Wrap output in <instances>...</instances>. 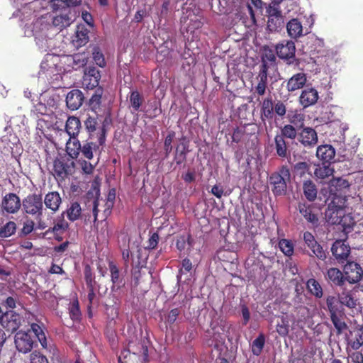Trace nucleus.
<instances>
[{
	"label": "nucleus",
	"mask_w": 363,
	"mask_h": 363,
	"mask_svg": "<svg viewBox=\"0 0 363 363\" xmlns=\"http://www.w3.org/2000/svg\"><path fill=\"white\" fill-rule=\"evenodd\" d=\"M23 213L35 218L43 216L45 208L43 206V197L40 194H30L22 201Z\"/></svg>",
	"instance_id": "nucleus-2"
},
{
	"label": "nucleus",
	"mask_w": 363,
	"mask_h": 363,
	"mask_svg": "<svg viewBox=\"0 0 363 363\" xmlns=\"http://www.w3.org/2000/svg\"><path fill=\"white\" fill-rule=\"evenodd\" d=\"M303 239L306 245L310 250V252H308L310 257H316L322 261H324L327 258L326 251L324 250L323 246L315 240L311 233L308 231L304 232Z\"/></svg>",
	"instance_id": "nucleus-5"
},
{
	"label": "nucleus",
	"mask_w": 363,
	"mask_h": 363,
	"mask_svg": "<svg viewBox=\"0 0 363 363\" xmlns=\"http://www.w3.org/2000/svg\"><path fill=\"white\" fill-rule=\"evenodd\" d=\"M81 128V121L79 118L76 116L68 117L66 121L65 130L69 136V139L72 140V141L78 140L77 136L79 133Z\"/></svg>",
	"instance_id": "nucleus-21"
},
{
	"label": "nucleus",
	"mask_w": 363,
	"mask_h": 363,
	"mask_svg": "<svg viewBox=\"0 0 363 363\" xmlns=\"http://www.w3.org/2000/svg\"><path fill=\"white\" fill-rule=\"evenodd\" d=\"M108 269L111 274V281L113 283V286L111 287L112 291L120 289L124 284L123 283V277L121 275L120 271L117 265L114 263V262L109 260L108 261Z\"/></svg>",
	"instance_id": "nucleus-26"
},
{
	"label": "nucleus",
	"mask_w": 363,
	"mask_h": 363,
	"mask_svg": "<svg viewBox=\"0 0 363 363\" xmlns=\"http://www.w3.org/2000/svg\"><path fill=\"white\" fill-rule=\"evenodd\" d=\"M265 338L262 334H260L255 339L252 344V352L253 354L258 356L261 354L264 346Z\"/></svg>",
	"instance_id": "nucleus-48"
},
{
	"label": "nucleus",
	"mask_w": 363,
	"mask_h": 363,
	"mask_svg": "<svg viewBox=\"0 0 363 363\" xmlns=\"http://www.w3.org/2000/svg\"><path fill=\"white\" fill-rule=\"evenodd\" d=\"M277 332L282 337H285L288 335L289 321L285 317H281V322L277 323Z\"/></svg>",
	"instance_id": "nucleus-55"
},
{
	"label": "nucleus",
	"mask_w": 363,
	"mask_h": 363,
	"mask_svg": "<svg viewBox=\"0 0 363 363\" xmlns=\"http://www.w3.org/2000/svg\"><path fill=\"white\" fill-rule=\"evenodd\" d=\"M298 141L306 148L314 147L318 143L317 132L311 127H302L298 134Z\"/></svg>",
	"instance_id": "nucleus-12"
},
{
	"label": "nucleus",
	"mask_w": 363,
	"mask_h": 363,
	"mask_svg": "<svg viewBox=\"0 0 363 363\" xmlns=\"http://www.w3.org/2000/svg\"><path fill=\"white\" fill-rule=\"evenodd\" d=\"M0 147H9L11 149H13L12 147H22L20 143L19 139L13 135H10L8 136H4L0 141Z\"/></svg>",
	"instance_id": "nucleus-45"
},
{
	"label": "nucleus",
	"mask_w": 363,
	"mask_h": 363,
	"mask_svg": "<svg viewBox=\"0 0 363 363\" xmlns=\"http://www.w3.org/2000/svg\"><path fill=\"white\" fill-rule=\"evenodd\" d=\"M106 119H108V122L106 123V128L111 123V119L109 116H107L104 118L101 124L99 125L97 121V118L91 116H89L84 121V124L86 132L88 133L89 137L90 139H97V133L100 128H101L104 124V122ZM108 130V129L106 128Z\"/></svg>",
	"instance_id": "nucleus-14"
},
{
	"label": "nucleus",
	"mask_w": 363,
	"mask_h": 363,
	"mask_svg": "<svg viewBox=\"0 0 363 363\" xmlns=\"http://www.w3.org/2000/svg\"><path fill=\"white\" fill-rule=\"evenodd\" d=\"M144 101L143 96L137 91H132L129 96V102L134 111H138Z\"/></svg>",
	"instance_id": "nucleus-43"
},
{
	"label": "nucleus",
	"mask_w": 363,
	"mask_h": 363,
	"mask_svg": "<svg viewBox=\"0 0 363 363\" xmlns=\"http://www.w3.org/2000/svg\"><path fill=\"white\" fill-rule=\"evenodd\" d=\"M291 174L287 166H282L279 172L272 174L269 183L272 185V192L275 196L285 195L286 193V182L290 181Z\"/></svg>",
	"instance_id": "nucleus-3"
},
{
	"label": "nucleus",
	"mask_w": 363,
	"mask_h": 363,
	"mask_svg": "<svg viewBox=\"0 0 363 363\" xmlns=\"http://www.w3.org/2000/svg\"><path fill=\"white\" fill-rule=\"evenodd\" d=\"M35 223L32 220H27L23 223V226L21 230L20 236H26L30 234L34 230Z\"/></svg>",
	"instance_id": "nucleus-59"
},
{
	"label": "nucleus",
	"mask_w": 363,
	"mask_h": 363,
	"mask_svg": "<svg viewBox=\"0 0 363 363\" xmlns=\"http://www.w3.org/2000/svg\"><path fill=\"white\" fill-rule=\"evenodd\" d=\"M69 223L65 220L63 214L57 217L54 222L53 227L49 228L46 234L52 233L53 235H63L69 229Z\"/></svg>",
	"instance_id": "nucleus-29"
},
{
	"label": "nucleus",
	"mask_w": 363,
	"mask_h": 363,
	"mask_svg": "<svg viewBox=\"0 0 363 363\" xmlns=\"http://www.w3.org/2000/svg\"><path fill=\"white\" fill-rule=\"evenodd\" d=\"M347 351L357 350L363 346V327H355L346 335Z\"/></svg>",
	"instance_id": "nucleus-11"
},
{
	"label": "nucleus",
	"mask_w": 363,
	"mask_h": 363,
	"mask_svg": "<svg viewBox=\"0 0 363 363\" xmlns=\"http://www.w3.org/2000/svg\"><path fill=\"white\" fill-rule=\"evenodd\" d=\"M331 252L339 263H344L350 254V247L345 241L336 240L332 245Z\"/></svg>",
	"instance_id": "nucleus-16"
},
{
	"label": "nucleus",
	"mask_w": 363,
	"mask_h": 363,
	"mask_svg": "<svg viewBox=\"0 0 363 363\" xmlns=\"http://www.w3.org/2000/svg\"><path fill=\"white\" fill-rule=\"evenodd\" d=\"M108 119H106L101 128L97 133V139H90L88 138L81 144L79 140L69 139L66 143V151L68 155L72 159H77L80 154L87 160H91L94 157V152L101 153L102 148L106 144L107 130L106 123Z\"/></svg>",
	"instance_id": "nucleus-1"
},
{
	"label": "nucleus",
	"mask_w": 363,
	"mask_h": 363,
	"mask_svg": "<svg viewBox=\"0 0 363 363\" xmlns=\"http://www.w3.org/2000/svg\"><path fill=\"white\" fill-rule=\"evenodd\" d=\"M330 319L338 334L347 328V324L337 316V313L330 315Z\"/></svg>",
	"instance_id": "nucleus-56"
},
{
	"label": "nucleus",
	"mask_w": 363,
	"mask_h": 363,
	"mask_svg": "<svg viewBox=\"0 0 363 363\" xmlns=\"http://www.w3.org/2000/svg\"><path fill=\"white\" fill-rule=\"evenodd\" d=\"M92 57L95 63L100 67H104L106 65L104 55L98 46H94L92 50Z\"/></svg>",
	"instance_id": "nucleus-50"
},
{
	"label": "nucleus",
	"mask_w": 363,
	"mask_h": 363,
	"mask_svg": "<svg viewBox=\"0 0 363 363\" xmlns=\"http://www.w3.org/2000/svg\"><path fill=\"white\" fill-rule=\"evenodd\" d=\"M189 150V141L183 137L179 140V144L177 146L174 155V161L177 165H179L186 160V156Z\"/></svg>",
	"instance_id": "nucleus-23"
},
{
	"label": "nucleus",
	"mask_w": 363,
	"mask_h": 363,
	"mask_svg": "<svg viewBox=\"0 0 363 363\" xmlns=\"http://www.w3.org/2000/svg\"><path fill=\"white\" fill-rule=\"evenodd\" d=\"M310 168L311 165L308 162H298L294 165L292 171L295 177L303 178L306 177V175L311 177Z\"/></svg>",
	"instance_id": "nucleus-36"
},
{
	"label": "nucleus",
	"mask_w": 363,
	"mask_h": 363,
	"mask_svg": "<svg viewBox=\"0 0 363 363\" xmlns=\"http://www.w3.org/2000/svg\"><path fill=\"white\" fill-rule=\"evenodd\" d=\"M43 201L45 207L54 213L59 210L62 203V198L57 191H50L45 194Z\"/></svg>",
	"instance_id": "nucleus-24"
},
{
	"label": "nucleus",
	"mask_w": 363,
	"mask_h": 363,
	"mask_svg": "<svg viewBox=\"0 0 363 363\" xmlns=\"http://www.w3.org/2000/svg\"><path fill=\"white\" fill-rule=\"evenodd\" d=\"M179 314L180 310L178 308L172 309L166 318V322L169 325L174 324Z\"/></svg>",
	"instance_id": "nucleus-64"
},
{
	"label": "nucleus",
	"mask_w": 363,
	"mask_h": 363,
	"mask_svg": "<svg viewBox=\"0 0 363 363\" xmlns=\"http://www.w3.org/2000/svg\"><path fill=\"white\" fill-rule=\"evenodd\" d=\"M175 137V133L174 131H171L166 136L164 142V150L165 153V157H168L170 152L172 150V143Z\"/></svg>",
	"instance_id": "nucleus-54"
},
{
	"label": "nucleus",
	"mask_w": 363,
	"mask_h": 363,
	"mask_svg": "<svg viewBox=\"0 0 363 363\" xmlns=\"http://www.w3.org/2000/svg\"><path fill=\"white\" fill-rule=\"evenodd\" d=\"M84 96L79 89H72L67 94V106L72 111L79 109L83 104Z\"/></svg>",
	"instance_id": "nucleus-18"
},
{
	"label": "nucleus",
	"mask_w": 363,
	"mask_h": 363,
	"mask_svg": "<svg viewBox=\"0 0 363 363\" xmlns=\"http://www.w3.org/2000/svg\"><path fill=\"white\" fill-rule=\"evenodd\" d=\"M275 50L277 56L291 65L296 62V65H299V60L296 58L295 43L292 40H284L275 46Z\"/></svg>",
	"instance_id": "nucleus-4"
},
{
	"label": "nucleus",
	"mask_w": 363,
	"mask_h": 363,
	"mask_svg": "<svg viewBox=\"0 0 363 363\" xmlns=\"http://www.w3.org/2000/svg\"><path fill=\"white\" fill-rule=\"evenodd\" d=\"M104 89L101 86L95 89L89 101V106L92 111L96 113L100 109Z\"/></svg>",
	"instance_id": "nucleus-34"
},
{
	"label": "nucleus",
	"mask_w": 363,
	"mask_h": 363,
	"mask_svg": "<svg viewBox=\"0 0 363 363\" xmlns=\"http://www.w3.org/2000/svg\"><path fill=\"white\" fill-rule=\"evenodd\" d=\"M245 133V130L244 128H240L239 127L234 128L232 134L233 142L235 143H240L242 140Z\"/></svg>",
	"instance_id": "nucleus-62"
},
{
	"label": "nucleus",
	"mask_w": 363,
	"mask_h": 363,
	"mask_svg": "<svg viewBox=\"0 0 363 363\" xmlns=\"http://www.w3.org/2000/svg\"><path fill=\"white\" fill-rule=\"evenodd\" d=\"M27 332L33 333L35 335V337L38 340L41 346L43 348H47L48 342L45 332L42 327L37 323H32L30 325V330Z\"/></svg>",
	"instance_id": "nucleus-37"
},
{
	"label": "nucleus",
	"mask_w": 363,
	"mask_h": 363,
	"mask_svg": "<svg viewBox=\"0 0 363 363\" xmlns=\"http://www.w3.org/2000/svg\"><path fill=\"white\" fill-rule=\"evenodd\" d=\"M258 84L255 86V93L259 96H263L265 94L266 89L267 87V78L258 77Z\"/></svg>",
	"instance_id": "nucleus-57"
},
{
	"label": "nucleus",
	"mask_w": 363,
	"mask_h": 363,
	"mask_svg": "<svg viewBox=\"0 0 363 363\" xmlns=\"http://www.w3.org/2000/svg\"><path fill=\"white\" fill-rule=\"evenodd\" d=\"M22 202L20 197L15 193H8L2 199L1 208L3 212L15 214L18 212Z\"/></svg>",
	"instance_id": "nucleus-9"
},
{
	"label": "nucleus",
	"mask_w": 363,
	"mask_h": 363,
	"mask_svg": "<svg viewBox=\"0 0 363 363\" xmlns=\"http://www.w3.org/2000/svg\"><path fill=\"white\" fill-rule=\"evenodd\" d=\"M307 82L306 74L303 72H298L290 77L287 82L286 88L289 92H294L302 89Z\"/></svg>",
	"instance_id": "nucleus-20"
},
{
	"label": "nucleus",
	"mask_w": 363,
	"mask_h": 363,
	"mask_svg": "<svg viewBox=\"0 0 363 363\" xmlns=\"http://www.w3.org/2000/svg\"><path fill=\"white\" fill-rule=\"evenodd\" d=\"M203 25V23L201 21V18L196 15H193L189 18V22L187 23L186 30V32H190L192 33L195 30L201 28Z\"/></svg>",
	"instance_id": "nucleus-51"
},
{
	"label": "nucleus",
	"mask_w": 363,
	"mask_h": 363,
	"mask_svg": "<svg viewBox=\"0 0 363 363\" xmlns=\"http://www.w3.org/2000/svg\"><path fill=\"white\" fill-rule=\"evenodd\" d=\"M72 22V19L67 13L60 14L53 18L52 24L60 30L69 26Z\"/></svg>",
	"instance_id": "nucleus-42"
},
{
	"label": "nucleus",
	"mask_w": 363,
	"mask_h": 363,
	"mask_svg": "<svg viewBox=\"0 0 363 363\" xmlns=\"http://www.w3.org/2000/svg\"><path fill=\"white\" fill-rule=\"evenodd\" d=\"M296 210L306 220L311 228H317L319 225L318 214L313 205L308 204L306 202H299Z\"/></svg>",
	"instance_id": "nucleus-6"
},
{
	"label": "nucleus",
	"mask_w": 363,
	"mask_h": 363,
	"mask_svg": "<svg viewBox=\"0 0 363 363\" xmlns=\"http://www.w3.org/2000/svg\"><path fill=\"white\" fill-rule=\"evenodd\" d=\"M138 347L141 350L139 352H130L129 350H124L118 357V363H138L142 354L144 360L148 357V348L142 342H138Z\"/></svg>",
	"instance_id": "nucleus-7"
},
{
	"label": "nucleus",
	"mask_w": 363,
	"mask_h": 363,
	"mask_svg": "<svg viewBox=\"0 0 363 363\" xmlns=\"http://www.w3.org/2000/svg\"><path fill=\"white\" fill-rule=\"evenodd\" d=\"M16 224L13 221H9L0 228V238H6L13 235L16 231Z\"/></svg>",
	"instance_id": "nucleus-44"
},
{
	"label": "nucleus",
	"mask_w": 363,
	"mask_h": 363,
	"mask_svg": "<svg viewBox=\"0 0 363 363\" xmlns=\"http://www.w3.org/2000/svg\"><path fill=\"white\" fill-rule=\"evenodd\" d=\"M279 247L286 256L290 257L294 253V245L289 240L281 239L279 242Z\"/></svg>",
	"instance_id": "nucleus-53"
},
{
	"label": "nucleus",
	"mask_w": 363,
	"mask_h": 363,
	"mask_svg": "<svg viewBox=\"0 0 363 363\" xmlns=\"http://www.w3.org/2000/svg\"><path fill=\"white\" fill-rule=\"evenodd\" d=\"M265 4L262 0H250L247 4L250 18L253 22L256 21V15H262Z\"/></svg>",
	"instance_id": "nucleus-31"
},
{
	"label": "nucleus",
	"mask_w": 363,
	"mask_h": 363,
	"mask_svg": "<svg viewBox=\"0 0 363 363\" xmlns=\"http://www.w3.org/2000/svg\"><path fill=\"white\" fill-rule=\"evenodd\" d=\"M268 13L267 28L270 32H276L284 26V18L278 7L269 6L267 9Z\"/></svg>",
	"instance_id": "nucleus-10"
},
{
	"label": "nucleus",
	"mask_w": 363,
	"mask_h": 363,
	"mask_svg": "<svg viewBox=\"0 0 363 363\" xmlns=\"http://www.w3.org/2000/svg\"><path fill=\"white\" fill-rule=\"evenodd\" d=\"M308 291L315 298H320L323 296V291L320 283L313 278L309 279L306 282Z\"/></svg>",
	"instance_id": "nucleus-38"
},
{
	"label": "nucleus",
	"mask_w": 363,
	"mask_h": 363,
	"mask_svg": "<svg viewBox=\"0 0 363 363\" xmlns=\"http://www.w3.org/2000/svg\"><path fill=\"white\" fill-rule=\"evenodd\" d=\"M316 156L323 164H330L335 162V150L330 145H320L317 148Z\"/></svg>",
	"instance_id": "nucleus-19"
},
{
	"label": "nucleus",
	"mask_w": 363,
	"mask_h": 363,
	"mask_svg": "<svg viewBox=\"0 0 363 363\" xmlns=\"http://www.w3.org/2000/svg\"><path fill=\"white\" fill-rule=\"evenodd\" d=\"M30 363H48V360L45 356L35 351L30 354Z\"/></svg>",
	"instance_id": "nucleus-61"
},
{
	"label": "nucleus",
	"mask_w": 363,
	"mask_h": 363,
	"mask_svg": "<svg viewBox=\"0 0 363 363\" xmlns=\"http://www.w3.org/2000/svg\"><path fill=\"white\" fill-rule=\"evenodd\" d=\"M35 342L30 332L20 330L15 335L16 347L20 352L26 354L30 352Z\"/></svg>",
	"instance_id": "nucleus-8"
},
{
	"label": "nucleus",
	"mask_w": 363,
	"mask_h": 363,
	"mask_svg": "<svg viewBox=\"0 0 363 363\" xmlns=\"http://www.w3.org/2000/svg\"><path fill=\"white\" fill-rule=\"evenodd\" d=\"M262 60L266 62H269L271 65H273L275 64L276 56L272 50L265 49L264 52L262 57Z\"/></svg>",
	"instance_id": "nucleus-63"
},
{
	"label": "nucleus",
	"mask_w": 363,
	"mask_h": 363,
	"mask_svg": "<svg viewBox=\"0 0 363 363\" xmlns=\"http://www.w3.org/2000/svg\"><path fill=\"white\" fill-rule=\"evenodd\" d=\"M89 30L84 26L80 25L77 27L73 43L77 48L84 46L89 42Z\"/></svg>",
	"instance_id": "nucleus-30"
},
{
	"label": "nucleus",
	"mask_w": 363,
	"mask_h": 363,
	"mask_svg": "<svg viewBox=\"0 0 363 363\" xmlns=\"http://www.w3.org/2000/svg\"><path fill=\"white\" fill-rule=\"evenodd\" d=\"M286 104L281 100H276L274 101V118L277 116L283 119L286 114Z\"/></svg>",
	"instance_id": "nucleus-47"
},
{
	"label": "nucleus",
	"mask_w": 363,
	"mask_h": 363,
	"mask_svg": "<svg viewBox=\"0 0 363 363\" xmlns=\"http://www.w3.org/2000/svg\"><path fill=\"white\" fill-rule=\"evenodd\" d=\"M339 301L342 305L346 306L350 308H353L356 306V300L353 298L352 295L350 293L342 292L339 295Z\"/></svg>",
	"instance_id": "nucleus-49"
},
{
	"label": "nucleus",
	"mask_w": 363,
	"mask_h": 363,
	"mask_svg": "<svg viewBox=\"0 0 363 363\" xmlns=\"http://www.w3.org/2000/svg\"><path fill=\"white\" fill-rule=\"evenodd\" d=\"M288 34L293 38H297L303 35L301 22L297 18H292L286 24Z\"/></svg>",
	"instance_id": "nucleus-32"
},
{
	"label": "nucleus",
	"mask_w": 363,
	"mask_h": 363,
	"mask_svg": "<svg viewBox=\"0 0 363 363\" xmlns=\"http://www.w3.org/2000/svg\"><path fill=\"white\" fill-rule=\"evenodd\" d=\"M318 99V91L313 88L304 89L300 96V103L305 108L315 104Z\"/></svg>",
	"instance_id": "nucleus-28"
},
{
	"label": "nucleus",
	"mask_w": 363,
	"mask_h": 363,
	"mask_svg": "<svg viewBox=\"0 0 363 363\" xmlns=\"http://www.w3.org/2000/svg\"><path fill=\"white\" fill-rule=\"evenodd\" d=\"M288 120L291 125L298 128H302L304 123L305 116L299 111H290L288 113Z\"/></svg>",
	"instance_id": "nucleus-40"
},
{
	"label": "nucleus",
	"mask_w": 363,
	"mask_h": 363,
	"mask_svg": "<svg viewBox=\"0 0 363 363\" xmlns=\"http://www.w3.org/2000/svg\"><path fill=\"white\" fill-rule=\"evenodd\" d=\"M100 79V71L94 67H89L83 76L82 84L88 89H96L99 87Z\"/></svg>",
	"instance_id": "nucleus-15"
},
{
	"label": "nucleus",
	"mask_w": 363,
	"mask_h": 363,
	"mask_svg": "<svg viewBox=\"0 0 363 363\" xmlns=\"http://www.w3.org/2000/svg\"><path fill=\"white\" fill-rule=\"evenodd\" d=\"M336 303L337 299L335 296H329L327 297L326 304L330 315L337 313L338 309Z\"/></svg>",
	"instance_id": "nucleus-60"
},
{
	"label": "nucleus",
	"mask_w": 363,
	"mask_h": 363,
	"mask_svg": "<svg viewBox=\"0 0 363 363\" xmlns=\"http://www.w3.org/2000/svg\"><path fill=\"white\" fill-rule=\"evenodd\" d=\"M330 164H323L322 165L318 164L314 170L315 177L317 179H324L332 176L333 174V169L330 167Z\"/></svg>",
	"instance_id": "nucleus-39"
},
{
	"label": "nucleus",
	"mask_w": 363,
	"mask_h": 363,
	"mask_svg": "<svg viewBox=\"0 0 363 363\" xmlns=\"http://www.w3.org/2000/svg\"><path fill=\"white\" fill-rule=\"evenodd\" d=\"M82 210L80 204L77 201L71 202L67 206L66 211L62 214L66 213L67 218L72 221H76L81 218Z\"/></svg>",
	"instance_id": "nucleus-33"
},
{
	"label": "nucleus",
	"mask_w": 363,
	"mask_h": 363,
	"mask_svg": "<svg viewBox=\"0 0 363 363\" xmlns=\"http://www.w3.org/2000/svg\"><path fill=\"white\" fill-rule=\"evenodd\" d=\"M84 274L87 288L95 287V275L94 273L92 272V269L90 267V265L86 264L84 267Z\"/></svg>",
	"instance_id": "nucleus-52"
},
{
	"label": "nucleus",
	"mask_w": 363,
	"mask_h": 363,
	"mask_svg": "<svg viewBox=\"0 0 363 363\" xmlns=\"http://www.w3.org/2000/svg\"><path fill=\"white\" fill-rule=\"evenodd\" d=\"M325 278L328 283L336 286H342L345 282L344 273L336 267L329 268Z\"/></svg>",
	"instance_id": "nucleus-22"
},
{
	"label": "nucleus",
	"mask_w": 363,
	"mask_h": 363,
	"mask_svg": "<svg viewBox=\"0 0 363 363\" xmlns=\"http://www.w3.org/2000/svg\"><path fill=\"white\" fill-rule=\"evenodd\" d=\"M81 315L79 302L76 300L72 303L69 308V315L72 320H78L80 319Z\"/></svg>",
	"instance_id": "nucleus-58"
},
{
	"label": "nucleus",
	"mask_w": 363,
	"mask_h": 363,
	"mask_svg": "<svg viewBox=\"0 0 363 363\" xmlns=\"http://www.w3.org/2000/svg\"><path fill=\"white\" fill-rule=\"evenodd\" d=\"M69 167L60 159H56L53 162V175L57 180L63 181L69 175Z\"/></svg>",
	"instance_id": "nucleus-27"
},
{
	"label": "nucleus",
	"mask_w": 363,
	"mask_h": 363,
	"mask_svg": "<svg viewBox=\"0 0 363 363\" xmlns=\"http://www.w3.org/2000/svg\"><path fill=\"white\" fill-rule=\"evenodd\" d=\"M274 141V148L276 151V155L279 157L285 159L291 157V151L289 149L288 143L286 140L276 135Z\"/></svg>",
	"instance_id": "nucleus-25"
},
{
	"label": "nucleus",
	"mask_w": 363,
	"mask_h": 363,
	"mask_svg": "<svg viewBox=\"0 0 363 363\" xmlns=\"http://www.w3.org/2000/svg\"><path fill=\"white\" fill-rule=\"evenodd\" d=\"M192 238L190 234L185 235H179L177 238L176 247L179 252H182L186 249V245L189 247L192 245Z\"/></svg>",
	"instance_id": "nucleus-46"
},
{
	"label": "nucleus",
	"mask_w": 363,
	"mask_h": 363,
	"mask_svg": "<svg viewBox=\"0 0 363 363\" xmlns=\"http://www.w3.org/2000/svg\"><path fill=\"white\" fill-rule=\"evenodd\" d=\"M298 134L296 129L291 124L284 125L281 128L279 134H277L279 137H282L283 139L294 140L298 138Z\"/></svg>",
	"instance_id": "nucleus-41"
},
{
	"label": "nucleus",
	"mask_w": 363,
	"mask_h": 363,
	"mask_svg": "<svg viewBox=\"0 0 363 363\" xmlns=\"http://www.w3.org/2000/svg\"><path fill=\"white\" fill-rule=\"evenodd\" d=\"M303 191L306 199L309 201H314L317 197L318 189L315 184L310 179L303 184Z\"/></svg>",
	"instance_id": "nucleus-35"
},
{
	"label": "nucleus",
	"mask_w": 363,
	"mask_h": 363,
	"mask_svg": "<svg viewBox=\"0 0 363 363\" xmlns=\"http://www.w3.org/2000/svg\"><path fill=\"white\" fill-rule=\"evenodd\" d=\"M274 118V101L272 97H267L261 103L260 119L264 125H266L267 122L270 123Z\"/></svg>",
	"instance_id": "nucleus-17"
},
{
	"label": "nucleus",
	"mask_w": 363,
	"mask_h": 363,
	"mask_svg": "<svg viewBox=\"0 0 363 363\" xmlns=\"http://www.w3.org/2000/svg\"><path fill=\"white\" fill-rule=\"evenodd\" d=\"M345 281L350 284L359 281L363 276V270L360 265L354 262H347L344 267Z\"/></svg>",
	"instance_id": "nucleus-13"
}]
</instances>
